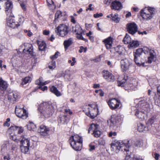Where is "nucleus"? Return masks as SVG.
<instances>
[{"label":"nucleus","instance_id":"nucleus-18","mask_svg":"<svg viewBox=\"0 0 160 160\" xmlns=\"http://www.w3.org/2000/svg\"><path fill=\"white\" fill-rule=\"evenodd\" d=\"M122 78L123 79L121 80H120L119 79H120L119 78V80H118V86L121 87L124 86L125 87V88H126V87L127 86L128 87H129L128 88H125L126 90H128L130 89H133V88H132V85L131 84L128 85L126 84H125V83L126 82L127 79V77L123 78Z\"/></svg>","mask_w":160,"mask_h":160},{"label":"nucleus","instance_id":"nucleus-38","mask_svg":"<svg viewBox=\"0 0 160 160\" xmlns=\"http://www.w3.org/2000/svg\"><path fill=\"white\" fill-rule=\"evenodd\" d=\"M62 16V13L59 10L57 11L55 14L54 21H56L57 19L60 18Z\"/></svg>","mask_w":160,"mask_h":160},{"label":"nucleus","instance_id":"nucleus-24","mask_svg":"<svg viewBox=\"0 0 160 160\" xmlns=\"http://www.w3.org/2000/svg\"><path fill=\"white\" fill-rule=\"evenodd\" d=\"M18 130V133L19 134H21L22 133L23 131V128L22 127L16 126L11 127L8 129L9 130Z\"/></svg>","mask_w":160,"mask_h":160},{"label":"nucleus","instance_id":"nucleus-14","mask_svg":"<svg viewBox=\"0 0 160 160\" xmlns=\"http://www.w3.org/2000/svg\"><path fill=\"white\" fill-rule=\"evenodd\" d=\"M50 128L47 126L41 125L38 129V132L41 136L44 137H48L50 134Z\"/></svg>","mask_w":160,"mask_h":160},{"label":"nucleus","instance_id":"nucleus-48","mask_svg":"<svg viewBox=\"0 0 160 160\" xmlns=\"http://www.w3.org/2000/svg\"><path fill=\"white\" fill-rule=\"evenodd\" d=\"M117 135V133L115 132H111L108 134L109 137L115 136Z\"/></svg>","mask_w":160,"mask_h":160},{"label":"nucleus","instance_id":"nucleus-64","mask_svg":"<svg viewBox=\"0 0 160 160\" xmlns=\"http://www.w3.org/2000/svg\"><path fill=\"white\" fill-rule=\"evenodd\" d=\"M99 143V144L102 145H104L105 143L104 141L103 140L100 141Z\"/></svg>","mask_w":160,"mask_h":160},{"label":"nucleus","instance_id":"nucleus-39","mask_svg":"<svg viewBox=\"0 0 160 160\" xmlns=\"http://www.w3.org/2000/svg\"><path fill=\"white\" fill-rule=\"evenodd\" d=\"M27 126L28 129L29 130L34 131L36 128V125L32 122H30Z\"/></svg>","mask_w":160,"mask_h":160},{"label":"nucleus","instance_id":"nucleus-55","mask_svg":"<svg viewBox=\"0 0 160 160\" xmlns=\"http://www.w3.org/2000/svg\"><path fill=\"white\" fill-rule=\"evenodd\" d=\"M137 143L136 142L135 143L136 146L140 147L142 145V142L141 141H137Z\"/></svg>","mask_w":160,"mask_h":160},{"label":"nucleus","instance_id":"nucleus-60","mask_svg":"<svg viewBox=\"0 0 160 160\" xmlns=\"http://www.w3.org/2000/svg\"><path fill=\"white\" fill-rule=\"evenodd\" d=\"M66 112H68L70 114H72V112L70 111V110L69 109H66L64 110Z\"/></svg>","mask_w":160,"mask_h":160},{"label":"nucleus","instance_id":"nucleus-7","mask_svg":"<svg viewBox=\"0 0 160 160\" xmlns=\"http://www.w3.org/2000/svg\"><path fill=\"white\" fill-rule=\"evenodd\" d=\"M55 32L58 35L64 37L66 36L69 32L68 27L65 24H60L55 28Z\"/></svg>","mask_w":160,"mask_h":160},{"label":"nucleus","instance_id":"nucleus-52","mask_svg":"<svg viewBox=\"0 0 160 160\" xmlns=\"http://www.w3.org/2000/svg\"><path fill=\"white\" fill-rule=\"evenodd\" d=\"M111 1L112 0H104V2L105 4L108 5L111 3Z\"/></svg>","mask_w":160,"mask_h":160},{"label":"nucleus","instance_id":"nucleus-11","mask_svg":"<svg viewBox=\"0 0 160 160\" xmlns=\"http://www.w3.org/2000/svg\"><path fill=\"white\" fill-rule=\"evenodd\" d=\"M92 130L93 136L96 138L99 137L101 134V132L99 129V126L97 124H92L89 128L88 132L89 133L90 131Z\"/></svg>","mask_w":160,"mask_h":160},{"label":"nucleus","instance_id":"nucleus-43","mask_svg":"<svg viewBox=\"0 0 160 160\" xmlns=\"http://www.w3.org/2000/svg\"><path fill=\"white\" fill-rule=\"evenodd\" d=\"M82 32H81L80 33H78L76 34V35H77L76 37H77V38L79 39L82 40L84 41H87V39L84 38L82 37Z\"/></svg>","mask_w":160,"mask_h":160},{"label":"nucleus","instance_id":"nucleus-42","mask_svg":"<svg viewBox=\"0 0 160 160\" xmlns=\"http://www.w3.org/2000/svg\"><path fill=\"white\" fill-rule=\"evenodd\" d=\"M17 18L18 19V21H17V22L18 24H20V23H22L24 21L23 17L21 15H18Z\"/></svg>","mask_w":160,"mask_h":160},{"label":"nucleus","instance_id":"nucleus-45","mask_svg":"<svg viewBox=\"0 0 160 160\" xmlns=\"http://www.w3.org/2000/svg\"><path fill=\"white\" fill-rule=\"evenodd\" d=\"M56 67V63L54 61H52L51 62V65L49 66V68L50 69H53Z\"/></svg>","mask_w":160,"mask_h":160},{"label":"nucleus","instance_id":"nucleus-29","mask_svg":"<svg viewBox=\"0 0 160 160\" xmlns=\"http://www.w3.org/2000/svg\"><path fill=\"white\" fill-rule=\"evenodd\" d=\"M5 4L6 7H5V9L6 11H8V10L12 8V3L9 0H7V1L5 2Z\"/></svg>","mask_w":160,"mask_h":160},{"label":"nucleus","instance_id":"nucleus-40","mask_svg":"<svg viewBox=\"0 0 160 160\" xmlns=\"http://www.w3.org/2000/svg\"><path fill=\"white\" fill-rule=\"evenodd\" d=\"M116 53H118L120 56L122 55V48L120 46H118L115 47Z\"/></svg>","mask_w":160,"mask_h":160},{"label":"nucleus","instance_id":"nucleus-16","mask_svg":"<svg viewBox=\"0 0 160 160\" xmlns=\"http://www.w3.org/2000/svg\"><path fill=\"white\" fill-rule=\"evenodd\" d=\"M130 64V62L128 59L126 58L122 59L121 61V67L122 71L125 72L128 70Z\"/></svg>","mask_w":160,"mask_h":160},{"label":"nucleus","instance_id":"nucleus-62","mask_svg":"<svg viewBox=\"0 0 160 160\" xmlns=\"http://www.w3.org/2000/svg\"><path fill=\"white\" fill-rule=\"evenodd\" d=\"M110 52L112 53H116L115 48H111Z\"/></svg>","mask_w":160,"mask_h":160},{"label":"nucleus","instance_id":"nucleus-1","mask_svg":"<svg viewBox=\"0 0 160 160\" xmlns=\"http://www.w3.org/2000/svg\"><path fill=\"white\" fill-rule=\"evenodd\" d=\"M143 52H144L145 54L149 55V56L148 57L147 61L148 63H151L152 61L155 60L156 56L153 50L150 49L147 47H143L142 48H139L136 50L134 54V61L139 66L144 65V60L143 59H141L140 60H138V58H140V57L142 55Z\"/></svg>","mask_w":160,"mask_h":160},{"label":"nucleus","instance_id":"nucleus-19","mask_svg":"<svg viewBox=\"0 0 160 160\" xmlns=\"http://www.w3.org/2000/svg\"><path fill=\"white\" fill-rule=\"evenodd\" d=\"M122 3L119 2L115 1L112 3L111 8L112 9L118 10L122 8Z\"/></svg>","mask_w":160,"mask_h":160},{"label":"nucleus","instance_id":"nucleus-13","mask_svg":"<svg viewBox=\"0 0 160 160\" xmlns=\"http://www.w3.org/2000/svg\"><path fill=\"white\" fill-rule=\"evenodd\" d=\"M108 103L110 108L112 110H114L119 107L121 102L120 100L114 98L110 99Z\"/></svg>","mask_w":160,"mask_h":160},{"label":"nucleus","instance_id":"nucleus-59","mask_svg":"<svg viewBox=\"0 0 160 160\" xmlns=\"http://www.w3.org/2000/svg\"><path fill=\"white\" fill-rule=\"evenodd\" d=\"M50 32L49 31L44 30L43 31V34L46 35H47L49 34Z\"/></svg>","mask_w":160,"mask_h":160},{"label":"nucleus","instance_id":"nucleus-49","mask_svg":"<svg viewBox=\"0 0 160 160\" xmlns=\"http://www.w3.org/2000/svg\"><path fill=\"white\" fill-rule=\"evenodd\" d=\"M103 16L102 13H97L96 14L94 15V17L95 18H98L100 17H101Z\"/></svg>","mask_w":160,"mask_h":160},{"label":"nucleus","instance_id":"nucleus-32","mask_svg":"<svg viewBox=\"0 0 160 160\" xmlns=\"http://www.w3.org/2000/svg\"><path fill=\"white\" fill-rule=\"evenodd\" d=\"M95 109L94 108L92 111H89L88 112L86 113V114L87 116L90 117L91 118L93 119L96 116L97 114L94 113L93 112V111H95Z\"/></svg>","mask_w":160,"mask_h":160},{"label":"nucleus","instance_id":"nucleus-34","mask_svg":"<svg viewBox=\"0 0 160 160\" xmlns=\"http://www.w3.org/2000/svg\"><path fill=\"white\" fill-rule=\"evenodd\" d=\"M112 18L111 19V20L114 21L116 23H118L120 21V18H118V15L117 14H115L114 15L112 14H111Z\"/></svg>","mask_w":160,"mask_h":160},{"label":"nucleus","instance_id":"nucleus-41","mask_svg":"<svg viewBox=\"0 0 160 160\" xmlns=\"http://www.w3.org/2000/svg\"><path fill=\"white\" fill-rule=\"evenodd\" d=\"M16 96L17 92H12L9 93L8 95V99L13 101V98H14L13 96Z\"/></svg>","mask_w":160,"mask_h":160},{"label":"nucleus","instance_id":"nucleus-12","mask_svg":"<svg viewBox=\"0 0 160 160\" xmlns=\"http://www.w3.org/2000/svg\"><path fill=\"white\" fill-rule=\"evenodd\" d=\"M121 121L120 118L118 116H112L111 118L107 121V123L110 127H114L118 126Z\"/></svg>","mask_w":160,"mask_h":160},{"label":"nucleus","instance_id":"nucleus-58","mask_svg":"<svg viewBox=\"0 0 160 160\" xmlns=\"http://www.w3.org/2000/svg\"><path fill=\"white\" fill-rule=\"evenodd\" d=\"M71 21L73 23H75L76 22V20H75L73 16H71Z\"/></svg>","mask_w":160,"mask_h":160},{"label":"nucleus","instance_id":"nucleus-35","mask_svg":"<svg viewBox=\"0 0 160 160\" xmlns=\"http://www.w3.org/2000/svg\"><path fill=\"white\" fill-rule=\"evenodd\" d=\"M156 117H152L147 121V124L148 126H149V125L151 126L156 121Z\"/></svg>","mask_w":160,"mask_h":160},{"label":"nucleus","instance_id":"nucleus-36","mask_svg":"<svg viewBox=\"0 0 160 160\" xmlns=\"http://www.w3.org/2000/svg\"><path fill=\"white\" fill-rule=\"evenodd\" d=\"M31 78L29 77H25L24 78L22 81V85H23L24 84H27L28 83H29L31 82Z\"/></svg>","mask_w":160,"mask_h":160},{"label":"nucleus","instance_id":"nucleus-17","mask_svg":"<svg viewBox=\"0 0 160 160\" xmlns=\"http://www.w3.org/2000/svg\"><path fill=\"white\" fill-rule=\"evenodd\" d=\"M128 31L129 32L133 35L137 31V27L136 24L134 23H130L127 24Z\"/></svg>","mask_w":160,"mask_h":160},{"label":"nucleus","instance_id":"nucleus-20","mask_svg":"<svg viewBox=\"0 0 160 160\" xmlns=\"http://www.w3.org/2000/svg\"><path fill=\"white\" fill-rule=\"evenodd\" d=\"M107 49H108L111 48L112 43V38L109 37L103 41Z\"/></svg>","mask_w":160,"mask_h":160},{"label":"nucleus","instance_id":"nucleus-15","mask_svg":"<svg viewBox=\"0 0 160 160\" xmlns=\"http://www.w3.org/2000/svg\"><path fill=\"white\" fill-rule=\"evenodd\" d=\"M102 75L104 78L108 82H113L115 80L114 76L108 71H103Z\"/></svg>","mask_w":160,"mask_h":160},{"label":"nucleus","instance_id":"nucleus-23","mask_svg":"<svg viewBox=\"0 0 160 160\" xmlns=\"http://www.w3.org/2000/svg\"><path fill=\"white\" fill-rule=\"evenodd\" d=\"M72 31L74 32H75L76 34L82 32V30L79 24H77L74 27H73L72 28Z\"/></svg>","mask_w":160,"mask_h":160},{"label":"nucleus","instance_id":"nucleus-46","mask_svg":"<svg viewBox=\"0 0 160 160\" xmlns=\"http://www.w3.org/2000/svg\"><path fill=\"white\" fill-rule=\"evenodd\" d=\"M42 78L40 77L39 80H37L35 82L36 84L42 85Z\"/></svg>","mask_w":160,"mask_h":160},{"label":"nucleus","instance_id":"nucleus-50","mask_svg":"<svg viewBox=\"0 0 160 160\" xmlns=\"http://www.w3.org/2000/svg\"><path fill=\"white\" fill-rule=\"evenodd\" d=\"M10 121V119L9 118H7L6 119V121L4 123L3 125L4 126H6L7 127H9L10 126V124L8 123V122Z\"/></svg>","mask_w":160,"mask_h":160},{"label":"nucleus","instance_id":"nucleus-61","mask_svg":"<svg viewBox=\"0 0 160 160\" xmlns=\"http://www.w3.org/2000/svg\"><path fill=\"white\" fill-rule=\"evenodd\" d=\"M93 87L95 88H99L100 87V85L99 84H93Z\"/></svg>","mask_w":160,"mask_h":160},{"label":"nucleus","instance_id":"nucleus-53","mask_svg":"<svg viewBox=\"0 0 160 160\" xmlns=\"http://www.w3.org/2000/svg\"><path fill=\"white\" fill-rule=\"evenodd\" d=\"M154 158L156 160H158L159 159V158L160 156V155L159 154L157 153H155L154 154Z\"/></svg>","mask_w":160,"mask_h":160},{"label":"nucleus","instance_id":"nucleus-37","mask_svg":"<svg viewBox=\"0 0 160 160\" xmlns=\"http://www.w3.org/2000/svg\"><path fill=\"white\" fill-rule=\"evenodd\" d=\"M64 77L65 79L68 80L70 81L72 79V78L71 77V73L70 71H67L65 72Z\"/></svg>","mask_w":160,"mask_h":160},{"label":"nucleus","instance_id":"nucleus-3","mask_svg":"<svg viewBox=\"0 0 160 160\" xmlns=\"http://www.w3.org/2000/svg\"><path fill=\"white\" fill-rule=\"evenodd\" d=\"M138 108L136 112L135 115L142 120L144 119L147 112L149 111V105L145 99L141 100L138 104Z\"/></svg>","mask_w":160,"mask_h":160},{"label":"nucleus","instance_id":"nucleus-33","mask_svg":"<svg viewBox=\"0 0 160 160\" xmlns=\"http://www.w3.org/2000/svg\"><path fill=\"white\" fill-rule=\"evenodd\" d=\"M38 48L40 51H43L45 50L46 45L44 42H39L38 43Z\"/></svg>","mask_w":160,"mask_h":160},{"label":"nucleus","instance_id":"nucleus-44","mask_svg":"<svg viewBox=\"0 0 160 160\" xmlns=\"http://www.w3.org/2000/svg\"><path fill=\"white\" fill-rule=\"evenodd\" d=\"M67 118L66 116H63L62 118H61L60 119L61 122H62L63 124H66L67 123Z\"/></svg>","mask_w":160,"mask_h":160},{"label":"nucleus","instance_id":"nucleus-30","mask_svg":"<svg viewBox=\"0 0 160 160\" xmlns=\"http://www.w3.org/2000/svg\"><path fill=\"white\" fill-rule=\"evenodd\" d=\"M138 130L139 132H142L144 131H146L148 130V128H146L142 123H140L138 126Z\"/></svg>","mask_w":160,"mask_h":160},{"label":"nucleus","instance_id":"nucleus-28","mask_svg":"<svg viewBox=\"0 0 160 160\" xmlns=\"http://www.w3.org/2000/svg\"><path fill=\"white\" fill-rule=\"evenodd\" d=\"M0 83V89L2 90H6L8 87L7 82L2 80Z\"/></svg>","mask_w":160,"mask_h":160},{"label":"nucleus","instance_id":"nucleus-8","mask_svg":"<svg viewBox=\"0 0 160 160\" xmlns=\"http://www.w3.org/2000/svg\"><path fill=\"white\" fill-rule=\"evenodd\" d=\"M20 148L22 152L24 154L29 153V140L23 138L20 141Z\"/></svg>","mask_w":160,"mask_h":160},{"label":"nucleus","instance_id":"nucleus-57","mask_svg":"<svg viewBox=\"0 0 160 160\" xmlns=\"http://www.w3.org/2000/svg\"><path fill=\"white\" fill-rule=\"evenodd\" d=\"M72 60L73 61V62L71 64V65L72 66L74 65L75 63H76V61L75 60V58H72Z\"/></svg>","mask_w":160,"mask_h":160},{"label":"nucleus","instance_id":"nucleus-27","mask_svg":"<svg viewBox=\"0 0 160 160\" xmlns=\"http://www.w3.org/2000/svg\"><path fill=\"white\" fill-rule=\"evenodd\" d=\"M139 45L138 41H137L133 40L131 41V42L128 45V47L135 48L138 47Z\"/></svg>","mask_w":160,"mask_h":160},{"label":"nucleus","instance_id":"nucleus-54","mask_svg":"<svg viewBox=\"0 0 160 160\" xmlns=\"http://www.w3.org/2000/svg\"><path fill=\"white\" fill-rule=\"evenodd\" d=\"M89 147L90 148L89 149V151H91L92 150H94L95 149V146L94 145H92L91 144H90L89 145Z\"/></svg>","mask_w":160,"mask_h":160},{"label":"nucleus","instance_id":"nucleus-56","mask_svg":"<svg viewBox=\"0 0 160 160\" xmlns=\"http://www.w3.org/2000/svg\"><path fill=\"white\" fill-rule=\"evenodd\" d=\"M39 88L42 91H44L47 89V87L46 86H44L43 87L42 86H39Z\"/></svg>","mask_w":160,"mask_h":160},{"label":"nucleus","instance_id":"nucleus-21","mask_svg":"<svg viewBox=\"0 0 160 160\" xmlns=\"http://www.w3.org/2000/svg\"><path fill=\"white\" fill-rule=\"evenodd\" d=\"M48 6L51 10H53L56 8V6L52 0H47Z\"/></svg>","mask_w":160,"mask_h":160},{"label":"nucleus","instance_id":"nucleus-25","mask_svg":"<svg viewBox=\"0 0 160 160\" xmlns=\"http://www.w3.org/2000/svg\"><path fill=\"white\" fill-rule=\"evenodd\" d=\"M27 45L29 48L27 49V50H26V49H24L23 50V52L26 53L27 52H28L29 54L33 56V47L32 45L28 43L27 44Z\"/></svg>","mask_w":160,"mask_h":160},{"label":"nucleus","instance_id":"nucleus-51","mask_svg":"<svg viewBox=\"0 0 160 160\" xmlns=\"http://www.w3.org/2000/svg\"><path fill=\"white\" fill-rule=\"evenodd\" d=\"M22 8L24 11L26 10V8L25 4L26 3H19Z\"/></svg>","mask_w":160,"mask_h":160},{"label":"nucleus","instance_id":"nucleus-47","mask_svg":"<svg viewBox=\"0 0 160 160\" xmlns=\"http://www.w3.org/2000/svg\"><path fill=\"white\" fill-rule=\"evenodd\" d=\"M59 54V52H56L55 53V54H54V55L51 56L50 57V58L52 60L55 59L58 57Z\"/></svg>","mask_w":160,"mask_h":160},{"label":"nucleus","instance_id":"nucleus-5","mask_svg":"<svg viewBox=\"0 0 160 160\" xmlns=\"http://www.w3.org/2000/svg\"><path fill=\"white\" fill-rule=\"evenodd\" d=\"M69 141L71 146L74 150L79 151L81 150L82 142V137L77 134L72 135Z\"/></svg>","mask_w":160,"mask_h":160},{"label":"nucleus","instance_id":"nucleus-9","mask_svg":"<svg viewBox=\"0 0 160 160\" xmlns=\"http://www.w3.org/2000/svg\"><path fill=\"white\" fill-rule=\"evenodd\" d=\"M15 112L18 117L23 119H26L28 117V113L27 111L23 108H20L19 106L16 107Z\"/></svg>","mask_w":160,"mask_h":160},{"label":"nucleus","instance_id":"nucleus-31","mask_svg":"<svg viewBox=\"0 0 160 160\" xmlns=\"http://www.w3.org/2000/svg\"><path fill=\"white\" fill-rule=\"evenodd\" d=\"M123 42L125 44H130L132 41L131 38L129 35L126 34L123 39Z\"/></svg>","mask_w":160,"mask_h":160},{"label":"nucleus","instance_id":"nucleus-2","mask_svg":"<svg viewBox=\"0 0 160 160\" xmlns=\"http://www.w3.org/2000/svg\"><path fill=\"white\" fill-rule=\"evenodd\" d=\"M39 109L41 115L48 118L52 115L55 108L50 102H44L40 104Z\"/></svg>","mask_w":160,"mask_h":160},{"label":"nucleus","instance_id":"nucleus-6","mask_svg":"<svg viewBox=\"0 0 160 160\" xmlns=\"http://www.w3.org/2000/svg\"><path fill=\"white\" fill-rule=\"evenodd\" d=\"M155 9L154 8L146 7L140 12L141 17L147 20L151 19L155 13Z\"/></svg>","mask_w":160,"mask_h":160},{"label":"nucleus","instance_id":"nucleus-22","mask_svg":"<svg viewBox=\"0 0 160 160\" xmlns=\"http://www.w3.org/2000/svg\"><path fill=\"white\" fill-rule=\"evenodd\" d=\"M51 92L57 96H60L61 95L60 92L58 91L57 88L54 86H52L50 88Z\"/></svg>","mask_w":160,"mask_h":160},{"label":"nucleus","instance_id":"nucleus-63","mask_svg":"<svg viewBox=\"0 0 160 160\" xmlns=\"http://www.w3.org/2000/svg\"><path fill=\"white\" fill-rule=\"evenodd\" d=\"M13 96L14 98H13V101H16L18 98H19V95H18L17 92L16 96Z\"/></svg>","mask_w":160,"mask_h":160},{"label":"nucleus","instance_id":"nucleus-4","mask_svg":"<svg viewBox=\"0 0 160 160\" xmlns=\"http://www.w3.org/2000/svg\"><path fill=\"white\" fill-rule=\"evenodd\" d=\"M129 142V141H125V142L119 141H115L111 144V150L116 153L120 150H124L126 152L128 151L130 146Z\"/></svg>","mask_w":160,"mask_h":160},{"label":"nucleus","instance_id":"nucleus-26","mask_svg":"<svg viewBox=\"0 0 160 160\" xmlns=\"http://www.w3.org/2000/svg\"><path fill=\"white\" fill-rule=\"evenodd\" d=\"M72 39L70 38L67 40L64 41L63 44L65 48L67 49L68 47L71 45L72 43Z\"/></svg>","mask_w":160,"mask_h":160},{"label":"nucleus","instance_id":"nucleus-10","mask_svg":"<svg viewBox=\"0 0 160 160\" xmlns=\"http://www.w3.org/2000/svg\"><path fill=\"white\" fill-rule=\"evenodd\" d=\"M6 24L9 27L12 28H17L20 25V24H18L16 21L14 17L12 16H9L7 18Z\"/></svg>","mask_w":160,"mask_h":160}]
</instances>
